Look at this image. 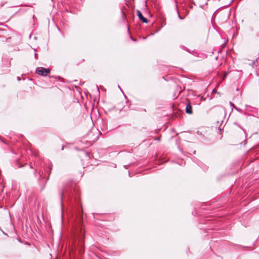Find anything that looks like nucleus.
Returning <instances> with one entry per match:
<instances>
[{
  "label": "nucleus",
  "instance_id": "1",
  "mask_svg": "<svg viewBox=\"0 0 259 259\" xmlns=\"http://www.w3.org/2000/svg\"><path fill=\"white\" fill-rule=\"evenodd\" d=\"M51 71L49 68H45L43 67L38 68L36 70V72L40 75L45 76Z\"/></svg>",
  "mask_w": 259,
  "mask_h": 259
},
{
  "label": "nucleus",
  "instance_id": "4",
  "mask_svg": "<svg viewBox=\"0 0 259 259\" xmlns=\"http://www.w3.org/2000/svg\"><path fill=\"white\" fill-rule=\"evenodd\" d=\"M254 60H253V61H252V63H251V64H250V65H253V64H254Z\"/></svg>",
  "mask_w": 259,
  "mask_h": 259
},
{
  "label": "nucleus",
  "instance_id": "3",
  "mask_svg": "<svg viewBox=\"0 0 259 259\" xmlns=\"http://www.w3.org/2000/svg\"><path fill=\"white\" fill-rule=\"evenodd\" d=\"M186 112L188 114H191L193 113L192 107L191 105L190 101H188V104L186 108Z\"/></svg>",
  "mask_w": 259,
  "mask_h": 259
},
{
  "label": "nucleus",
  "instance_id": "2",
  "mask_svg": "<svg viewBox=\"0 0 259 259\" xmlns=\"http://www.w3.org/2000/svg\"><path fill=\"white\" fill-rule=\"evenodd\" d=\"M137 15L139 17V18H140V19L143 23H148V20L143 16L142 13H141V12L140 11L137 10Z\"/></svg>",
  "mask_w": 259,
  "mask_h": 259
}]
</instances>
